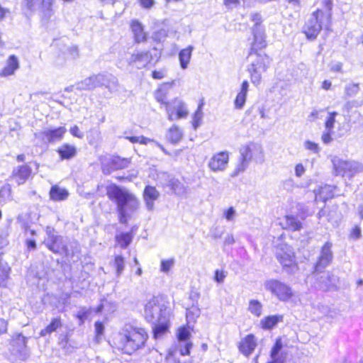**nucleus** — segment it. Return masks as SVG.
I'll list each match as a JSON object with an SVG mask.
<instances>
[{"label":"nucleus","instance_id":"obj_22","mask_svg":"<svg viewBox=\"0 0 363 363\" xmlns=\"http://www.w3.org/2000/svg\"><path fill=\"white\" fill-rule=\"evenodd\" d=\"M190 335L189 329L186 327H182L178 330L177 338L180 342V354L182 355L190 354V350L192 347V343L188 341Z\"/></svg>","mask_w":363,"mask_h":363},{"label":"nucleus","instance_id":"obj_50","mask_svg":"<svg viewBox=\"0 0 363 363\" xmlns=\"http://www.w3.org/2000/svg\"><path fill=\"white\" fill-rule=\"evenodd\" d=\"M303 146L306 150H310L313 153H318L320 151V147L318 145L311 140L305 141Z\"/></svg>","mask_w":363,"mask_h":363},{"label":"nucleus","instance_id":"obj_49","mask_svg":"<svg viewBox=\"0 0 363 363\" xmlns=\"http://www.w3.org/2000/svg\"><path fill=\"white\" fill-rule=\"evenodd\" d=\"M237 213L233 207H230L223 212V217L229 222L235 221Z\"/></svg>","mask_w":363,"mask_h":363},{"label":"nucleus","instance_id":"obj_9","mask_svg":"<svg viewBox=\"0 0 363 363\" xmlns=\"http://www.w3.org/2000/svg\"><path fill=\"white\" fill-rule=\"evenodd\" d=\"M46 235L47 237L45 238L44 243L50 251L55 254L69 255V250L65 245L62 238L57 235L53 228L47 227Z\"/></svg>","mask_w":363,"mask_h":363},{"label":"nucleus","instance_id":"obj_51","mask_svg":"<svg viewBox=\"0 0 363 363\" xmlns=\"http://www.w3.org/2000/svg\"><path fill=\"white\" fill-rule=\"evenodd\" d=\"M199 315L200 310L197 308H193L186 311V318L189 321L194 320V318L199 317Z\"/></svg>","mask_w":363,"mask_h":363},{"label":"nucleus","instance_id":"obj_43","mask_svg":"<svg viewBox=\"0 0 363 363\" xmlns=\"http://www.w3.org/2000/svg\"><path fill=\"white\" fill-rule=\"evenodd\" d=\"M283 345L280 338L277 339L274 345L271 350L270 357L272 359H284L281 356H279V353L282 349Z\"/></svg>","mask_w":363,"mask_h":363},{"label":"nucleus","instance_id":"obj_33","mask_svg":"<svg viewBox=\"0 0 363 363\" xmlns=\"http://www.w3.org/2000/svg\"><path fill=\"white\" fill-rule=\"evenodd\" d=\"M333 196V187L330 185H324L315 192V199L326 201Z\"/></svg>","mask_w":363,"mask_h":363},{"label":"nucleus","instance_id":"obj_34","mask_svg":"<svg viewBox=\"0 0 363 363\" xmlns=\"http://www.w3.org/2000/svg\"><path fill=\"white\" fill-rule=\"evenodd\" d=\"M302 227V223L298 217L294 216H286L285 217V228L297 231L300 230Z\"/></svg>","mask_w":363,"mask_h":363},{"label":"nucleus","instance_id":"obj_16","mask_svg":"<svg viewBox=\"0 0 363 363\" xmlns=\"http://www.w3.org/2000/svg\"><path fill=\"white\" fill-rule=\"evenodd\" d=\"M229 152H220L214 154L208 161V167L213 172H224L228 165Z\"/></svg>","mask_w":363,"mask_h":363},{"label":"nucleus","instance_id":"obj_48","mask_svg":"<svg viewBox=\"0 0 363 363\" xmlns=\"http://www.w3.org/2000/svg\"><path fill=\"white\" fill-rule=\"evenodd\" d=\"M125 267V261L124 259L118 256L115 257V267L116 268V272L118 276L121 275L123 272Z\"/></svg>","mask_w":363,"mask_h":363},{"label":"nucleus","instance_id":"obj_25","mask_svg":"<svg viewBox=\"0 0 363 363\" xmlns=\"http://www.w3.org/2000/svg\"><path fill=\"white\" fill-rule=\"evenodd\" d=\"M130 28L135 43H141L147 41V34L144 30L143 26L138 21H132Z\"/></svg>","mask_w":363,"mask_h":363},{"label":"nucleus","instance_id":"obj_15","mask_svg":"<svg viewBox=\"0 0 363 363\" xmlns=\"http://www.w3.org/2000/svg\"><path fill=\"white\" fill-rule=\"evenodd\" d=\"M26 344L27 337L21 333L14 334L11 342V352L21 359H27L29 352Z\"/></svg>","mask_w":363,"mask_h":363},{"label":"nucleus","instance_id":"obj_42","mask_svg":"<svg viewBox=\"0 0 363 363\" xmlns=\"http://www.w3.org/2000/svg\"><path fill=\"white\" fill-rule=\"evenodd\" d=\"M203 106V101L201 100L199 103L197 110L196 111L195 113L193 116V126L194 129H196L201 124L202 118H203V112H202V108Z\"/></svg>","mask_w":363,"mask_h":363},{"label":"nucleus","instance_id":"obj_18","mask_svg":"<svg viewBox=\"0 0 363 363\" xmlns=\"http://www.w3.org/2000/svg\"><path fill=\"white\" fill-rule=\"evenodd\" d=\"M28 9L33 10L35 5L40 3V11L43 18L49 20L54 13L52 6L55 0H25Z\"/></svg>","mask_w":363,"mask_h":363},{"label":"nucleus","instance_id":"obj_24","mask_svg":"<svg viewBox=\"0 0 363 363\" xmlns=\"http://www.w3.org/2000/svg\"><path fill=\"white\" fill-rule=\"evenodd\" d=\"M32 169L27 164L15 167L12 172V177L16 179L18 185L24 184L31 174Z\"/></svg>","mask_w":363,"mask_h":363},{"label":"nucleus","instance_id":"obj_6","mask_svg":"<svg viewBox=\"0 0 363 363\" xmlns=\"http://www.w3.org/2000/svg\"><path fill=\"white\" fill-rule=\"evenodd\" d=\"M335 175L353 177L355 174L363 172V164L354 160H344L338 157L331 160Z\"/></svg>","mask_w":363,"mask_h":363},{"label":"nucleus","instance_id":"obj_41","mask_svg":"<svg viewBox=\"0 0 363 363\" xmlns=\"http://www.w3.org/2000/svg\"><path fill=\"white\" fill-rule=\"evenodd\" d=\"M359 91V84L358 83H350L344 88V95L345 98H350L356 96Z\"/></svg>","mask_w":363,"mask_h":363},{"label":"nucleus","instance_id":"obj_5","mask_svg":"<svg viewBox=\"0 0 363 363\" xmlns=\"http://www.w3.org/2000/svg\"><path fill=\"white\" fill-rule=\"evenodd\" d=\"M250 57L253 58L248 67L250 79L253 84L257 86L262 79V73L265 72L269 66L271 60L264 53L250 52Z\"/></svg>","mask_w":363,"mask_h":363},{"label":"nucleus","instance_id":"obj_23","mask_svg":"<svg viewBox=\"0 0 363 363\" xmlns=\"http://www.w3.org/2000/svg\"><path fill=\"white\" fill-rule=\"evenodd\" d=\"M160 197V192L155 186H147L143 191V199L148 211L154 210L155 201Z\"/></svg>","mask_w":363,"mask_h":363},{"label":"nucleus","instance_id":"obj_40","mask_svg":"<svg viewBox=\"0 0 363 363\" xmlns=\"http://www.w3.org/2000/svg\"><path fill=\"white\" fill-rule=\"evenodd\" d=\"M169 186L178 196L185 195L187 192V188L182 184L178 179H172L169 181Z\"/></svg>","mask_w":363,"mask_h":363},{"label":"nucleus","instance_id":"obj_46","mask_svg":"<svg viewBox=\"0 0 363 363\" xmlns=\"http://www.w3.org/2000/svg\"><path fill=\"white\" fill-rule=\"evenodd\" d=\"M125 138L128 139L132 143H140L142 145H147L150 142H154L153 140H151V139L146 138L143 135L130 136V137H126Z\"/></svg>","mask_w":363,"mask_h":363},{"label":"nucleus","instance_id":"obj_32","mask_svg":"<svg viewBox=\"0 0 363 363\" xmlns=\"http://www.w3.org/2000/svg\"><path fill=\"white\" fill-rule=\"evenodd\" d=\"M183 137L182 130L177 125L171 127L167 134V139L173 144L178 143Z\"/></svg>","mask_w":363,"mask_h":363},{"label":"nucleus","instance_id":"obj_47","mask_svg":"<svg viewBox=\"0 0 363 363\" xmlns=\"http://www.w3.org/2000/svg\"><path fill=\"white\" fill-rule=\"evenodd\" d=\"M129 164L130 159L121 158V157L115 156V169L125 168Z\"/></svg>","mask_w":363,"mask_h":363},{"label":"nucleus","instance_id":"obj_13","mask_svg":"<svg viewBox=\"0 0 363 363\" xmlns=\"http://www.w3.org/2000/svg\"><path fill=\"white\" fill-rule=\"evenodd\" d=\"M252 20L255 22L253 28L254 41L252 44L251 52H257L266 46L265 33L263 26L261 25V16L258 13L252 16Z\"/></svg>","mask_w":363,"mask_h":363},{"label":"nucleus","instance_id":"obj_28","mask_svg":"<svg viewBox=\"0 0 363 363\" xmlns=\"http://www.w3.org/2000/svg\"><path fill=\"white\" fill-rule=\"evenodd\" d=\"M194 46L189 45L187 48L182 49L179 53V65L182 69H186L190 62Z\"/></svg>","mask_w":363,"mask_h":363},{"label":"nucleus","instance_id":"obj_44","mask_svg":"<svg viewBox=\"0 0 363 363\" xmlns=\"http://www.w3.org/2000/svg\"><path fill=\"white\" fill-rule=\"evenodd\" d=\"M337 113L335 111L330 112L325 123V128L326 130L333 131L334 125L335 123V117Z\"/></svg>","mask_w":363,"mask_h":363},{"label":"nucleus","instance_id":"obj_3","mask_svg":"<svg viewBox=\"0 0 363 363\" xmlns=\"http://www.w3.org/2000/svg\"><path fill=\"white\" fill-rule=\"evenodd\" d=\"M115 201L117 204L118 221L127 224L139 208L138 199L128 189L115 185Z\"/></svg>","mask_w":363,"mask_h":363},{"label":"nucleus","instance_id":"obj_2","mask_svg":"<svg viewBox=\"0 0 363 363\" xmlns=\"http://www.w3.org/2000/svg\"><path fill=\"white\" fill-rule=\"evenodd\" d=\"M148 334L141 327L125 323L118 330L117 335V347L123 353L132 354L145 346Z\"/></svg>","mask_w":363,"mask_h":363},{"label":"nucleus","instance_id":"obj_10","mask_svg":"<svg viewBox=\"0 0 363 363\" xmlns=\"http://www.w3.org/2000/svg\"><path fill=\"white\" fill-rule=\"evenodd\" d=\"M264 287L266 290L270 291L278 299L282 301L289 300L293 296L291 288L277 279L267 280L264 282Z\"/></svg>","mask_w":363,"mask_h":363},{"label":"nucleus","instance_id":"obj_62","mask_svg":"<svg viewBox=\"0 0 363 363\" xmlns=\"http://www.w3.org/2000/svg\"><path fill=\"white\" fill-rule=\"evenodd\" d=\"M239 3V0H223V4L228 9H233L237 6Z\"/></svg>","mask_w":363,"mask_h":363},{"label":"nucleus","instance_id":"obj_17","mask_svg":"<svg viewBox=\"0 0 363 363\" xmlns=\"http://www.w3.org/2000/svg\"><path fill=\"white\" fill-rule=\"evenodd\" d=\"M66 131L67 129L63 126L55 128H47L38 134H35V137L42 140L45 143H54L60 141Z\"/></svg>","mask_w":363,"mask_h":363},{"label":"nucleus","instance_id":"obj_56","mask_svg":"<svg viewBox=\"0 0 363 363\" xmlns=\"http://www.w3.org/2000/svg\"><path fill=\"white\" fill-rule=\"evenodd\" d=\"M226 277V274L223 271L216 270L215 272L214 280L220 284L224 281L225 278Z\"/></svg>","mask_w":363,"mask_h":363},{"label":"nucleus","instance_id":"obj_64","mask_svg":"<svg viewBox=\"0 0 363 363\" xmlns=\"http://www.w3.org/2000/svg\"><path fill=\"white\" fill-rule=\"evenodd\" d=\"M140 2L141 6L145 9L151 8L155 3L154 0H140Z\"/></svg>","mask_w":363,"mask_h":363},{"label":"nucleus","instance_id":"obj_11","mask_svg":"<svg viewBox=\"0 0 363 363\" xmlns=\"http://www.w3.org/2000/svg\"><path fill=\"white\" fill-rule=\"evenodd\" d=\"M111 81V74H98L86 77L75 84L76 89L79 91L91 90L96 87L108 86Z\"/></svg>","mask_w":363,"mask_h":363},{"label":"nucleus","instance_id":"obj_52","mask_svg":"<svg viewBox=\"0 0 363 363\" xmlns=\"http://www.w3.org/2000/svg\"><path fill=\"white\" fill-rule=\"evenodd\" d=\"M17 222L21 224V227L25 230V231L29 230L32 235H34L35 234V231L34 230H30L28 223L23 221V216L22 214L18 216Z\"/></svg>","mask_w":363,"mask_h":363},{"label":"nucleus","instance_id":"obj_7","mask_svg":"<svg viewBox=\"0 0 363 363\" xmlns=\"http://www.w3.org/2000/svg\"><path fill=\"white\" fill-rule=\"evenodd\" d=\"M329 21V17L323 11L318 9L314 11L308 18L303 27V32L309 39H315L319 34L323 26H326V23Z\"/></svg>","mask_w":363,"mask_h":363},{"label":"nucleus","instance_id":"obj_4","mask_svg":"<svg viewBox=\"0 0 363 363\" xmlns=\"http://www.w3.org/2000/svg\"><path fill=\"white\" fill-rule=\"evenodd\" d=\"M240 157L231 176L235 177L243 173L249 167L250 162L262 163L264 161V152L262 146L256 143H249L242 145L239 150Z\"/></svg>","mask_w":363,"mask_h":363},{"label":"nucleus","instance_id":"obj_20","mask_svg":"<svg viewBox=\"0 0 363 363\" xmlns=\"http://www.w3.org/2000/svg\"><path fill=\"white\" fill-rule=\"evenodd\" d=\"M257 346V340L252 334L247 335L238 343V350L246 357H249Z\"/></svg>","mask_w":363,"mask_h":363},{"label":"nucleus","instance_id":"obj_61","mask_svg":"<svg viewBox=\"0 0 363 363\" xmlns=\"http://www.w3.org/2000/svg\"><path fill=\"white\" fill-rule=\"evenodd\" d=\"M8 330V321L4 318H0V335L6 333Z\"/></svg>","mask_w":363,"mask_h":363},{"label":"nucleus","instance_id":"obj_59","mask_svg":"<svg viewBox=\"0 0 363 363\" xmlns=\"http://www.w3.org/2000/svg\"><path fill=\"white\" fill-rule=\"evenodd\" d=\"M89 314V313L87 310L82 309L78 312L77 317L81 321V323H84V320L87 318Z\"/></svg>","mask_w":363,"mask_h":363},{"label":"nucleus","instance_id":"obj_31","mask_svg":"<svg viewBox=\"0 0 363 363\" xmlns=\"http://www.w3.org/2000/svg\"><path fill=\"white\" fill-rule=\"evenodd\" d=\"M282 320L283 316L281 315H269L261 320L260 323L263 329L270 330Z\"/></svg>","mask_w":363,"mask_h":363},{"label":"nucleus","instance_id":"obj_63","mask_svg":"<svg viewBox=\"0 0 363 363\" xmlns=\"http://www.w3.org/2000/svg\"><path fill=\"white\" fill-rule=\"evenodd\" d=\"M9 242L5 236L0 235V256L4 254L3 248L8 245Z\"/></svg>","mask_w":363,"mask_h":363},{"label":"nucleus","instance_id":"obj_21","mask_svg":"<svg viewBox=\"0 0 363 363\" xmlns=\"http://www.w3.org/2000/svg\"><path fill=\"white\" fill-rule=\"evenodd\" d=\"M315 274L316 279L315 286L322 290H328L335 286L338 280L331 272H325L321 275H319V273Z\"/></svg>","mask_w":363,"mask_h":363},{"label":"nucleus","instance_id":"obj_37","mask_svg":"<svg viewBox=\"0 0 363 363\" xmlns=\"http://www.w3.org/2000/svg\"><path fill=\"white\" fill-rule=\"evenodd\" d=\"M262 307L260 301L256 299H251L249 301L247 310L252 315L258 318L262 313Z\"/></svg>","mask_w":363,"mask_h":363},{"label":"nucleus","instance_id":"obj_58","mask_svg":"<svg viewBox=\"0 0 363 363\" xmlns=\"http://www.w3.org/2000/svg\"><path fill=\"white\" fill-rule=\"evenodd\" d=\"M70 133L71 134L77 138H82L84 136V134L82 132L80 131L79 127L77 125H74L70 128Z\"/></svg>","mask_w":363,"mask_h":363},{"label":"nucleus","instance_id":"obj_29","mask_svg":"<svg viewBox=\"0 0 363 363\" xmlns=\"http://www.w3.org/2000/svg\"><path fill=\"white\" fill-rule=\"evenodd\" d=\"M57 152L60 155L61 160H70L76 155L77 150L74 145L63 144L58 147Z\"/></svg>","mask_w":363,"mask_h":363},{"label":"nucleus","instance_id":"obj_38","mask_svg":"<svg viewBox=\"0 0 363 363\" xmlns=\"http://www.w3.org/2000/svg\"><path fill=\"white\" fill-rule=\"evenodd\" d=\"M62 326L61 319L60 318H53L51 323L44 329L41 330L40 336H46L55 332L59 328Z\"/></svg>","mask_w":363,"mask_h":363},{"label":"nucleus","instance_id":"obj_12","mask_svg":"<svg viewBox=\"0 0 363 363\" xmlns=\"http://www.w3.org/2000/svg\"><path fill=\"white\" fill-rule=\"evenodd\" d=\"M333 243L326 242L320 250L317 260L313 266V273H320L330 266L333 260Z\"/></svg>","mask_w":363,"mask_h":363},{"label":"nucleus","instance_id":"obj_39","mask_svg":"<svg viewBox=\"0 0 363 363\" xmlns=\"http://www.w3.org/2000/svg\"><path fill=\"white\" fill-rule=\"evenodd\" d=\"M133 229L130 232L121 233L117 235L116 240L121 247L125 248L128 247L133 240Z\"/></svg>","mask_w":363,"mask_h":363},{"label":"nucleus","instance_id":"obj_45","mask_svg":"<svg viewBox=\"0 0 363 363\" xmlns=\"http://www.w3.org/2000/svg\"><path fill=\"white\" fill-rule=\"evenodd\" d=\"M174 264V259H162L160 263V271L168 274Z\"/></svg>","mask_w":363,"mask_h":363},{"label":"nucleus","instance_id":"obj_35","mask_svg":"<svg viewBox=\"0 0 363 363\" xmlns=\"http://www.w3.org/2000/svg\"><path fill=\"white\" fill-rule=\"evenodd\" d=\"M10 271V267L6 262H3L2 257L0 256V286L4 287L6 286Z\"/></svg>","mask_w":363,"mask_h":363},{"label":"nucleus","instance_id":"obj_8","mask_svg":"<svg viewBox=\"0 0 363 363\" xmlns=\"http://www.w3.org/2000/svg\"><path fill=\"white\" fill-rule=\"evenodd\" d=\"M277 257L284 270L294 274L298 270L293 248L288 245H282L277 251Z\"/></svg>","mask_w":363,"mask_h":363},{"label":"nucleus","instance_id":"obj_1","mask_svg":"<svg viewBox=\"0 0 363 363\" xmlns=\"http://www.w3.org/2000/svg\"><path fill=\"white\" fill-rule=\"evenodd\" d=\"M145 319L153 325V335L155 339L162 337L169 327V312L164 301L153 296L145 306Z\"/></svg>","mask_w":363,"mask_h":363},{"label":"nucleus","instance_id":"obj_19","mask_svg":"<svg viewBox=\"0 0 363 363\" xmlns=\"http://www.w3.org/2000/svg\"><path fill=\"white\" fill-rule=\"evenodd\" d=\"M152 60V55L149 51H137L133 52L128 60L130 65L138 69L144 68Z\"/></svg>","mask_w":363,"mask_h":363},{"label":"nucleus","instance_id":"obj_54","mask_svg":"<svg viewBox=\"0 0 363 363\" xmlns=\"http://www.w3.org/2000/svg\"><path fill=\"white\" fill-rule=\"evenodd\" d=\"M362 237L361 228L359 225H355L350 233V238L354 240H358Z\"/></svg>","mask_w":363,"mask_h":363},{"label":"nucleus","instance_id":"obj_36","mask_svg":"<svg viewBox=\"0 0 363 363\" xmlns=\"http://www.w3.org/2000/svg\"><path fill=\"white\" fill-rule=\"evenodd\" d=\"M170 87H171L170 84H164L161 85L155 92V99L158 102L164 104V106H165V103H168L165 100L167 99L168 91Z\"/></svg>","mask_w":363,"mask_h":363},{"label":"nucleus","instance_id":"obj_57","mask_svg":"<svg viewBox=\"0 0 363 363\" xmlns=\"http://www.w3.org/2000/svg\"><path fill=\"white\" fill-rule=\"evenodd\" d=\"M104 326L101 322L96 321L95 323V330L96 333V338L98 339L100 335L104 333Z\"/></svg>","mask_w":363,"mask_h":363},{"label":"nucleus","instance_id":"obj_53","mask_svg":"<svg viewBox=\"0 0 363 363\" xmlns=\"http://www.w3.org/2000/svg\"><path fill=\"white\" fill-rule=\"evenodd\" d=\"M294 172L296 177H301L306 172V168L302 163H298L294 167Z\"/></svg>","mask_w":363,"mask_h":363},{"label":"nucleus","instance_id":"obj_55","mask_svg":"<svg viewBox=\"0 0 363 363\" xmlns=\"http://www.w3.org/2000/svg\"><path fill=\"white\" fill-rule=\"evenodd\" d=\"M333 131L326 130L323 133L321 140L324 144H330L333 141L332 133Z\"/></svg>","mask_w":363,"mask_h":363},{"label":"nucleus","instance_id":"obj_30","mask_svg":"<svg viewBox=\"0 0 363 363\" xmlns=\"http://www.w3.org/2000/svg\"><path fill=\"white\" fill-rule=\"evenodd\" d=\"M69 196L67 189L61 188L57 185L52 186L50 191V199L53 201H63Z\"/></svg>","mask_w":363,"mask_h":363},{"label":"nucleus","instance_id":"obj_14","mask_svg":"<svg viewBox=\"0 0 363 363\" xmlns=\"http://www.w3.org/2000/svg\"><path fill=\"white\" fill-rule=\"evenodd\" d=\"M165 109L169 121L186 118L189 113L186 104L179 99L165 103Z\"/></svg>","mask_w":363,"mask_h":363},{"label":"nucleus","instance_id":"obj_60","mask_svg":"<svg viewBox=\"0 0 363 363\" xmlns=\"http://www.w3.org/2000/svg\"><path fill=\"white\" fill-rule=\"evenodd\" d=\"M166 75V72L164 69L155 70L152 72V76L154 79H162Z\"/></svg>","mask_w":363,"mask_h":363},{"label":"nucleus","instance_id":"obj_26","mask_svg":"<svg viewBox=\"0 0 363 363\" xmlns=\"http://www.w3.org/2000/svg\"><path fill=\"white\" fill-rule=\"evenodd\" d=\"M249 86V83L247 80L242 82L240 91L237 94L234 101V106L235 108L242 109L244 107L247 99Z\"/></svg>","mask_w":363,"mask_h":363},{"label":"nucleus","instance_id":"obj_27","mask_svg":"<svg viewBox=\"0 0 363 363\" xmlns=\"http://www.w3.org/2000/svg\"><path fill=\"white\" fill-rule=\"evenodd\" d=\"M19 68V62L16 56L12 55L9 56L6 61V66L0 72V77H8L14 74L16 70Z\"/></svg>","mask_w":363,"mask_h":363}]
</instances>
